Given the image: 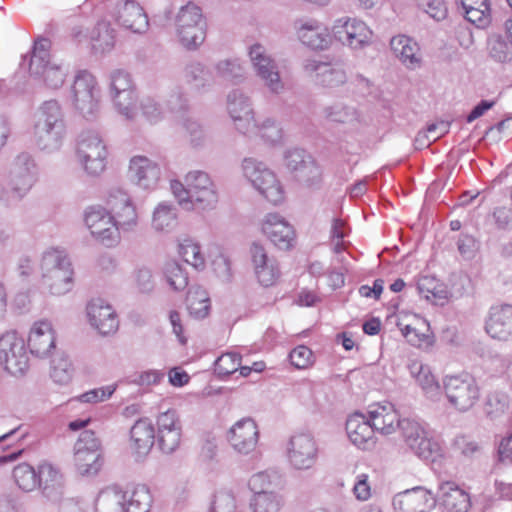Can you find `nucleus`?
<instances>
[{"label":"nucleus","instance_id":"052dcab7","mask_svg":"<svg viewBox=\"0 0 512 512\" xmlns=\"http://www.w3.org/2000/svg\"><path fill=\"white\" fill-rule=\"evenodd\" d=\"M437 286L436 281L430 277H423L418 282V289L427 300L437 301L442 298L439 295L442 290L437 289Z\"/></svg>","mask_w":512,"mask_h":512},{"label":"nucleus","instance_id":"9d476101","mask_svg":"<svg viewBox=\"0 0 512 512\" xmlns=\"http://www.w3.org/2000/svg\"><path fill=\"white\" fill-rule=\"evenodd\" d=\"M243 169L245 176L269 202L277 204L283 200V188L272 171L252 159L244 161Z\"/></svg>","mask_w":512,"mask_h":512},{"label":"nucleus","instance_id":"774afa93","mask_svg":"<svg viewBox=\"0 0 512 512\" xmlns=\"http://www.w3.org/2000/svg\"><path fill=\"white\" fill-rule=\"evenodd\" d=\"M169 382L176 387H181L189 382V375L181 368H173L169 371Z\"/></svg>","mask_w":512,"mask_h":512},{"label":"nucleus","instance_id":"f3484780","mask_svg":"<svg viewBox=\"0 0 512 512\" xmlns=\"http://www.w3.org/2000/svg\"><path fill=\"white\" fill-rule=\"evenodd\" d=\"M261 230L278 249L288 250L294 244L293 227L278 214H268L262 222Z\"/></svg>","mask_w":512,"mask_h":512},{"label":"nucleus","instance_id":"864d4df0","mask_svg":"<svg viewBox=\"0 0 512 512\" xmlns=\"http://www.w3.org/2000/svg\"><path fill=\"white\" fill-rule=\"evenodd\" d=\"M72 365L69 360L59 358L54 361L51 377L55 383L67 384L72 379Z\"/></svg>","mask_w":512,"mask_h":512},{"label":"nucleus","instance_id":"2eb2a0df","mask_svg":"<svg viewBox=\"0 0 512 512\" xmlns=\"http://www.w3.org/2000/svg\"><path fill=\"white\" fill-rule=\"evenodd\" d=\"M285 166L296 178L307 183L320 180L322 175L319 165L312 156L298 148L286 153Z\"/></svg>","mask_w":512,"mask_h":512},{"label":"nucleus","instance_id":"ddd939ff","mask_svg":"<svg viewBox=\"0 0 512 512\" xmlns=\"http://www.w3.org/2000/svg\"><path fill=\"white\" fill-rule=\"evenodd\" d=\"M249 252L257 282L265 288L277 285L281 278L278 261L269 257L264 246L256 242L251 245Z\"/></svg>","mask_w":512,"mask_h":512},{"label":"nucleus","instance_id":"20e7f679","mask_svg":"<svg viewBox=\"0 0 512 512\" xmlns=\"http://www.w3.org/2000/svg\"><path fill=\"white\" fill-rule=\"evenodd\" d=\"M176 33L180 42L187 48H195L203 43L206 36V21L201 9L188 3L176 16Z\"/></svg>","mask_w":512,"mask_h":512},{"label":"nucleus","instance_id":"e2e57ef3","mask_svg":"<svg viewBox=\"0 0 512 512\" xmlns=\"http://www.w3.org/2000/svg\"><path fill=\"white\" fill-rule=\"evenodd\" d=\"M424 10L435 20H443L447 16V7L443 0H430L426 5L421 4Z\"/></svg>","mask_w":512,"mask_h":512},{"label":"nucleus","instance_id":"338daca9","mask_svg":"<svg viewBox=\"0 0 512 512\" xmlns=\"http://www.w3.org/2000/svg\"><path fill=\"white\" fill-rule=\"evenodd\" d=\"M171 190L179 204H190V191L187 185L185 186L180 181L174 180L171 182Z\"/></svg>","mask_w":512,"mask_h":512},{"label":"nucleus","instance_id":"dca6fc26","mask_svg":"<svg viewBox=\"0 0 512 512\" xmlns=\"http://www.w3.org/2000/svg\"><path fill=\"white\" fill-rule=\"evenodd\" d=\"M190 191V204L200 208L213 206L217 202V194L209 176L200 171L190 172L185 177Z\"/></svg>","mask_w":512,"mask_h":512},{"label":"nucleus","instance_id":"69168bd1","mask_svg":"<svg viewBox=\"0 0 512 512\" xmlns=\"http://www.w3.org/2000/svg\"><path fill=\"white\" fill-rule=\"evenodd\" d=\"M458 249L464 258L472 257L477 250L476 239L468 235L462 236L458 242Z\"/></svg>","mask_w":512,"mask_h":512},{"label":"nucleus","instance_id":"0eeeda50","mask_svg":"<svg viewBox=\"0 0 512 512\" xmlns=\"http://www.w3.org/2000/svg\"><path fill=\"white\" fill-rule=\"evenodd\" d=\"M84 222L92 238L106 247L116 246L121 239L113 216L102 206H90L85 210Z\"/></svg>","mask_w":512,"mask_h":512},{"label":"nucleus","instance_id":"a18cd8bd","mask_svg":"<svg viewBox=\"0 0 512 512\" xmlns=\"http://www.w3.org/2000/svg\"><path fill=\"white\" fill-rule=\"evenodd\" d=\"M282 499L274 491L253 496L251 507L254 512H278Z\"/></svg>","mask_w":512,"mask_h":512},{"label":"nucleus","instance_id":"473e14b6","mask_svg":"<svg viewBox=\"0 0 512 512\" xmlns=\"http://www.w3.org/2000/svg\"><path fill=\"white\" fill-rule=\"evenodd\" d=\"M485 328L492 338L505 340L512 336V306L504 305L493 308Z\"/></svg>","mask_w":512,"mask_h":512},{"label":"nucleus","instance_id":"6e6552de","mask_svg":"<svg viewBox=\"0 0 512 512\" xmlns=\"http://www.w3.org/2000/svg\"><path fill=\"white\" fill-rule=\"evenodd\" d=\"M0 365L12 375H21L28 368L25 343L16 331L0 336Z\"/></svg>","mask_w":512,"mask_h":512},{"label":"nucleus","instance_id":"f03ea898","mask_svg":"<svg viewBox=\"0 0 512 512\" xmlns=\"http://www.w3.org/2000/svg\"><path fill=\"white\" fill-rule=\"evenodd\" d=\"M44 285L54 295H62L71 290L73 268L63 250L50 249L43 255L41 262Z\"/></svg>","mask_w":512,"mask_h":512},{"label":"nucleus","instance_id":"4c0bfd02","mask_svg":"<svg viewBox=\"0 0 512 512\" xmlns=\"http://www.w3.org/2000/svg\"><path fill=\"white\" fill-rule=\"evenodd\" d=\"M391 49L406 66L419 62V47L416 42L405 35H399L391 40Z\"/></svg>","mask_w":512,"mask_h":512},{"label":"nucleus","instance_id":"393cba45","mask_svg":"<svg viewBox=\"0 0 512 512\" xmlns=\"http://www.w3.org/2000/svg\"><path fill=\"white\" fill-rule=\"evenodd\" d=\"M367 417L375 432L384 435L392 434L400 424V415L391 403H375L370 405Z\"/></svg>","mask_w":512,"mask_h":512},{"label":"nucleus","instance_id":"603ef678","mask_svg":"<svg viewBox=\"0 0 512 512\" xmlns=\"http://www.w3.org/2000/svg\"><path fill=\"white\" fill-rule=\"evenodd\" d=\"M291 364L297 369H307L314 363L313 352L304 345L295 347L289 354Z\"/></svg>","mask_w":512,"mask_h":512},{"label":"nucleus","instance_id":"79ce46f5","mask_svg":"<svg viewBox=\"0 0 512 512\" xmlns=\"http://www.w3.org/2000/svg\"><path fill=\"white\" fill-rule=\"evenodd\" d=\"M306 69L309 71H316L317 75L321 77V84L324 86H338L345 82V73L340 68H333L326 63L314 64L309 63L306 65Z\"/></svg>","mask_w":512,"mask_h":512},{"label":"nucleus","instance_id":"412c9836","mask_svg":"<svg viewBox=\"0 0 512 512\" xmlns=\"http://www.w3.org/2000/svg\"><path fill=\"white\" fill-rule=\"evenodd\" d=\"M63 130L59 105L54 101L44 103L35 126L36 135L40 139L47 137L48 140L57 142L61 138Z\"/></svg>","mask_w":512,"mask_h":512},{"label":"nucleus","instance_id":"c756f323","mask_svg":"<svg viewBox=\"0 0 512 512\" xmlns=\"http://www.w3.org/2000/svg\"><path fill=\"white\" fill-rule=\"evenodd\" d=\"M34 164L27 154H21L17 157L11 171L10 184L12 191L19 197L30 190L35 182L33 173Z\"/></svg>","mask_w":512,"mask_h":512},{"label":"nucleus","instance_id":"b1692460","mask_svg":"<svg viewBox=\"0 0 512 512\" xmlns=\"http://www.w3.org/2000/svg\"><path fill=\"white\" fill-rule=\"evenodd\" d=\"M346 432L349 440L360 449H369L376 443L375 430L369 418L362 413H354L348 417Z\"/></svg>","mask_w":512,"mask_h":512},{"label":"nucleus","instance_id":"39448f33","mask_svg":"<svg viewBox=\"0 0 512 512\" xmlns=\"http://www.w3.org/2000/svg\"><path fill=\"white\" fill-rule=\"evenodd\" d=\"M73 463L81 475L97 474L103 463L100 440L92 430L83 431L74 447Z\"/></svg>","mask_w":512,"mask_h":512},{"label":"nucleus","instance_id":"6ab92c4d","mask_svg":"<svg viewBox=\"0 0 512 512\" xmlns=\"http://www.w3.org/2000/svg\"><path fill=\"white\" fill-rule=\"evenodd\" d=\"M111 88L113 99L121 114L127 118H133L135 92L130 75L122 70L115 71L111 76Z\"/></svg>","mask_w":512,"mask_h":512},{"label":"nucleus","instance_id":"c85d7f7f","mask_svg":"<svg viewBox=\"0 0 512 512\" xmlns=\"http://www.w3.org/2000/svg\"><path fill=\"white\" fill-rule=\"evenodd\" d=\"M28 347L32 354L47 356L55 348V331L50 322L36 321L28 335Z\"/></svg>","mask_w":512,"mask_h":512},{"label":"nucleus","instance_id":"09e8293b","mask_svg":"<svg viewBox=\"0 0 512 512\" xmlns=\"http://www.w3.org/2000/svg\"><path fill=\"white\" fill-rule=\"evenodd\" d=\"M241 356L238 353L227 352L215 361V372L219 376H228L240 368Z\"/></svg>","mask_w":512,"mask_h":512},{"label":"nucleus","instance_id":"f704fd0d","mask_svg":"<svg viewBox=\"0 0 512 512\" xmlns=\"http://www.w3.org/2000/svg\"><path fill=\"white\" fill-rule=\"evenodd\" d=\"M117 21L134 33L144 32L148 27V18L143 8L134 1H126L119 9Z\"/></svg>","mask_w":512,"mask_h":512},{"label":"nucleus","instance_id":"9b49d317","mask_svg":"<svg viewBox=\"0 0 512 512\" xmlns=\"http://www.w3.org/2000/svg\"><path fill=\"white\" fill-rule=\"evenodd\" d=\"M444 388L449 402L460 411L471 408L479 396L477 382L468 374L447 377Z\"/></svg>","mask_w":512,"mask_h":512},{"label":"nucleus","instance_id":"a211bd4d","mask_svg":"<svg viewBox=\"0 0 512 512\" xmlns=\"http://www.w3.org/2000/svg\"><path fill=\"white\" fill-rule=\"evenodd\" d=\"M295 29L301 43L312 49L324 50L332 43L327 27L317 20H299L295 23Z\"/></svg>","mask_w":512,"mask_h":512},{"label":"nucleus","instance_id":"a878e982","mask_svg":"<svg viewBox=\"0 0 512 512\" xmlns=\"http://www.w3.org/2000/svg\"><path fill=\"white\" fill-rule=\"evenodd\" d=\"M249 56L258 76L265 81L268 88L273 92L282 89L283 85L277 68L271 58L266 55L265 49L259 44L253 45Z\"/></svg>","mask_w":512,"mask_h":512},{"label":"nucleus","instance_id":"cd10ccee","mask_svg":"<svg viewBox=\"0 0 512 512\" xmlns=\"http://www.w3.org/2000/svg\"><path fill=\"white\" fill-rule=\"evenodd\" d=\"M75 105L80 110L92 112L97 103L96 80L88 72L79 73L72 86Z\"/></svg>","mask_w":512,"mask_h":512},{"label":"nucleus","instance_id":"bf43d9fd","mask_svg":"<svg viewBox=\"0 0 512 512\" xmlns=\"http://www.w3.org/2000/svg\"><path fill=\"white\" fill-rule=\"evenodd\" d=\"M37 477L39 479V486L44 484L48 486L49 484L57 482L61 475L59 471L50 463L44 462L38 467Z\"/></svg>","mask_w":512,"mask_h":512},{"label":"nucleus","instance_id":"37998d69","mask_svg":"<svg viewBox=\"0 0 512 512\" xmlns=\"http://www.w3.org/2000/svg\"><path fill=\"white\" fill-rule=\"evenodd\" d=\"M15 482L24 491H32L39 486V479L34 468L27 464L21 463L13 470Z\"/></svg>","mask_w":512,"mask_h":512},{"label":"nucleus","instance_id":"bb28decb","mask_svg":"<svg viewBox=\"0 0 512 512\" xmlns=\"http://www.w3.org/2000/svg\"><path fill=\"white\" fill-rule=\"evenodd\" d=\"M393 504L397 512H429L434 508L436 499L430 491L416 488L398 495Z\"/></svg>","mask_w":512,"mask_h":512},{"label":"nucleus","instance_id":"ea45409f","mask_svg":"<svg viewBox=\"0 0 512 512\" xmlns=\"http://www.w3.org/2000/svg\"><path fill=\"white\" fill-rule=\"evenodd\" d=\"M186 303L190 315L194 318L202 319L209 314L210 299L208 293L199 286L189 289Z\"/></svg>","mask_w":512,"mask_h":512},{"label":"nucleus","instance_id":"de8ad7c7","mask_svg":"<svg viewBox=\"0 0 512 512\" xmlns=\"http://www.w3.org/2000/svg\"><path fill=\"white\" fill-rule=\"evenodd\" d=\"M165 277L174 290H183L188 285V276L177 262H170L165 266Z\"/></svg>","mask_w":512,"mask_h":512},{"label":"nucleus","instance_id":"423d86ee","mask_svg":"<svg viewBox=\"0 0 512 512\" xmlns=\"http://www.w3.org/2000/svg\"><path fill=\"white\" fill-rule=\"evenodd\" d=\"M76 159L89 175L97 176L105 170L107 149L97 133L87 131L80 136L76 149Z\"/></svg>","mask_w":512,"mask_h":512},{"label":"nucleus","instance_id":"a19ab883","mask_svg":"<svg viewBox=\"0 0 512 512\" xmlns=\"http://www.w3.org/2000/svg\"><path fill=\"white\" fill-rule=\"evenodd\" d=\"M409 370L426 393L432 394L439 391L440 386L427 365L422 364L418 360H414L410 363Z\"/></svg>","mask_w":512,"mask_h":512},{"label":"nucleus","instance_id":"680f3d73","mask_svg":"<svg viewBox=\"0 0 512 512\" xmlns=\"http://www.w3.org/2000/svg\"><path fill=\"white\" fill-rule=\"evenodd\" d=\"M140 109L142 117L150 124L156 123L161 119V111L152 99L142 101Z\"/></svg>","mask_w":512,"mask_h":512},{"label":"nucleus","instance_id":"4468645a","mask_svg":"<svg viewBox=\"0 0 512 512\" xmlns=\"http://www.w3.org/2000/svg\"><path fill=\"white\" fill-rule=\"evenodd\" d=\"M317 454L316 442L310 434L296 433L290 438L288 458L295 468H311L316 462Z\"/></svg>","mask_w":512,"mask_h":512},{"label":"nucleus","instance_id":"8fccbe9b","mask_svg":"<svg viewBox=\"0 0 512 512\" xmlns=\"http://www.w3.org/2000/svg\"><path fill=\"white\" fill-rule=\"evenodd\" d=\"M398 428L409 447L426 433V430L417 421L407 418L401 419Z\"/></svg>","mask_w":512,"mask_h":512},{"label":"nucleus","instance_id":"aec40b11","mask_svg":"<svg viewBox=\"0 0 512 512\" xmlns=\"http://www.w3.org/2000/svg\"><path fill=\"white\" fill-rule=\"evenodd\" d=\"M113 216L114 223L120 230H129L137 225L138 215L129 196L123 192L111 194L107 200V208Z\"/></svg>","mask_w":512,"mask_h":512},{"label":"nucleus","instance_id":"49530a36","mask_svg":"<svg viewBox=\"0 0 512 512\" xmlns=\"http://www.w3.org/2000/svg\"><path fill=\"white\" fill-rule=\"evenodd\" d=\"M177 223L175 210L168 205H159L153 215L152 224L158 231H168Z\"/></svg>","mask_w":512,"mask_h":512},{"label":"nucleus","instance_id":"7ed1b4c3","mask_svg":"<svg viewBox=\"0 0 512 512\" xmlns=\"http://www.w3.org/2000/svg\"><path fill=\"white\" fill-rule=\"evenodd\" d=\"M228 110L236 128L244 134H255L268 142H276L281 138V129L272 121L267 120L256 124L250 105L240 95L237 99H229Z\"/></svg>","mask_w":512,"mask_h":512},{"label":"nucleus","instance_id":"6e6d98bb","mask_svg":"<svg viewBox=\"0 0 512 512\" xmlns=\"http://www.w3.org/2000/svg\"><path fill=\"white\" fill-rule=\"evenodd\" d=\"M249 487L254 493V496H257L260 493L273 492L271 489L272 482L270 480V476L265 472H260L253 475L249 480Z\"/></svg>","mask_w":512,"mask_h":512},{"label":"nucleus","instance_id":"5fc2aeb1","mask_svg":"<svg viewBox=\"0 0 512 512\" xmlns=\"http://www.w3.org/2000/svg\"><path fill=\"white\" fill-rule=\"evenodd\" d=\"M38 74H42L46 84L52 88H57L64 82L65 74L60 67L44 64L40 66V72Z\"/></svg>","mask_w":512,"mask_h":512},{"label":"nucleus","instance_id":"1a4fd4ad","mask_svg":"<svg viewBox=\"0 0 512 512\" xmlns=\"http://www.w3.org/2000/svg\"><path fill=\"white\" fill-rule=\"evenodd\" d=\"M332 33L335 39L353 49H361L372 43L373 31L361 19L341 17L334 21Z\"/></svg>","mask_w":512,"mask_h":512},{"label":"nucleus","instance_id":"f8f14e48","mask_svg":"<svg viewBox=\"0 0 512 512\" xmlns=\"http://www.w3.org/2000/svg\"><path fill=\"white\" fill-rule=\"evenodd\" d=\"M397 326L403 337L411 345L419 348H429L435 343V336L429 322L415 313H402Z\"/></svg>","mask_w":512,"mask_h":512},{"label":"nucleus","instance_id":"f257e3e1","mask_svg":"<svg viewBox=\"0 0 512 512\" xmlns=\"http://www.w3.org/2000/svg\"><path fill=\"white\" fill-rule=\"evenodd\" d=\"M152 497L145 485L123 491L118 486L103 489L96 500L97 512H148Z\"/></svg>","mask_w":512,"mask_h":512},{"label":"nucleus","instance_id":"4d7b16f0","mask_svg":"<svg viewBox=\"0 0 512 512\" xmlns=\"http://www.w3.org/2000/svg\"><path fill=\"white\" fill-rule=\"evenodd\" d=\"M115 391V386L109 385L106 387L95 388L80 396V401L84 403H98L111 397Z\"/></svg>","mask_w":512,"mask_h":512},{"label":"nucleus","instance_id":"58836bf2","mask_svg":"<svg viewBox=\"0 0 512 512\" xmlns=\"http://www.w3.org/2000/svg\"><path fill=\"white\" fill-rule=\"evenodd\" d=\"M90 42L96 52L105 53L115 45V33L110 23L99 22L90 32Z\"/></svg>","mask_w":512,"mask_h":512},{"label":"nucleus","instance_id":"c9c22d12","mask_svg":"<svg viewBox=\"0 0 512 512\" xmlns=\"http://www.w3.org/2000/svg\"><path fill=\"white\" fill-rule=\"evenodd\" d=\"M129 170L138 184L145 188L156 184L160 178L159 167L144 156L133 157Z\"/></svg>","mask_w":512,"mask_h":512},{"label":"nucleus","instance_id":"2f4dec72","mask_svg":"<svg viewBox=\"0 0 512 512\" xmlns=\"http://www.w3.org/2000/svg\"><path fill=\"white\" fill-rule=\"evenodd\" d=\"M438 497L446 512H466L470 507L468 493L452 481H446L440 485Z\"/></svg>","mask_w":512,"mask_h":512},{"label":"nucleus","instance_id":"5701e85b","mask_svg":"<svg viewBox=\"0 0 512 512\" xmlns=\"http://www.w3.org/2000/svg\"><path fill=\"white\" fill-rule=\"evenodd\" d=\"M158 438L164 452L174 451L181 440V422L174 410L161 413L157 418Z\"/></svg>","mask_w":512,"mask_h":512},{"label":"nucleus","instance_id":"3c124183","mask_svg":"<svg viewBox=\"0 0 512 512\" xmlns=\"http://www.w3.org/2000/svg\"><path fill=\"white\" fill-rule=\"evenodd\" d=\"M415 453L424 459H431L439 452V445L424 433L416 442L410 446Z\"/></svg>","mask_w":512,"mask_h":512},{"label":"nucleus","instance_id":"72a5a7b5","mask_svg":"<svg viewBox=\"0 0 512 512\" xmlns=\"http://www.w3.org/2000/svg\"><path fill=\"white\" fill-rule=\"evenodd\" d=\"M155 429L148 419H140L130 431L131 448L139 456H145L154 445Z\"/></svg>","mask_w":512,"mask_h":512},{"label":"nucleus","instance_id":"7c9ffc66","mask_svg":"<svg viewBox=\"0 0 512 512\" xmlns=\"http://www.w3.org/2000/svg\"><path fill=\"white\" fill-rule=\"evenodd\" d=\"M258 427L254 420L245 418L238 421L230 430V442L239 452L253 450L258 442Z\"/></svg>","mask_w":512,"mask_h":512},{"label":"nucleus","instance_id":"e433bc0d","mask_svg":"<svg viewBox=\"0 0 512 512\" xmlns=\"http://www.w3.org/2000/svg\"><path fill=\"white\" fill-rule=\"evenodd\" d=\"M178 256L188 265L196 270H202L205 267V255L200 244L190 237L182 238L177 245Z\"/></svg>","mask_w":512,"mask_h":512},{"label":"nucleus","instance_id":"4be33fe9","mask_svg":"<svg viewBox=\"0 0 512 512\" xmlns=\"http://www.w3.org/2000/svg\"><path fill=\"white\" fill-rule=\"evenodd\" d=\"M90 324L101 334L108 335L117 331L119 321L114 308L103 299H93L87 306Z\"/></svg>","mask_w":512,"mask_h":512},{"label":"nucleus","instance_id":"c03bdc74","mask_svg":"<svg viewBox=\"0 0 512 512\" xmlns=\"http://www.w3.org/2000/svg\"><path fill=\"white\" fill-rule=\"evenodd\" d=\"M50 48L51 42L46 38H40L35 42L29 64V71L32 74H38L40 72V66L49 64Z\"/></svg>","mask_w":512,"mask_h":512},{"label":"nucleus","instance_id":"13d9d810","mask_svg":"<svg viewBox=\"0 0 512 512\" xmlns=\"http://www.w3.org/2000/svg\"><path fill=\"white\" fill-rule=\"evenodd\" d=\"M235 499L228 492H219L215 495L211 506V512H234Z\"/></svg>","mask_w":512,"mask_h":512},{"label":"nucleus","instance_id":"0e129e2a","mask_svg":"<svg viewBox=\"0 0 512 512\" xmlns=\"http://www.w3.org/2000/svg\"><path fill=\"white\" fill-rule=\"evenodd\" d=\"M353 492L360 501H366L371 497V486L368 483V476L366 474H361L357 477Z\"/></svg>","mask_w":512,"mask_h":512}]
</instances>
